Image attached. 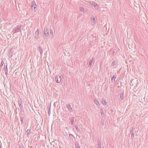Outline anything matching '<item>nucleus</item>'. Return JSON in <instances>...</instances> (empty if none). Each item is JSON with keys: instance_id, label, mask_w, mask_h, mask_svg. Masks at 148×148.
Returning a JSON list of instances; mask_svg holds the SVG:
<instances>
[{"instance_id": "obj_8", "label": "nucleus", "mask_w": 148, "mask_h": 148, "mask_svg": "<svg viewBox=\"0 0 148 148\" xmlns=\"http://www.w3.org/2000/svg\"><path fill=\"white\" fill-rule=\"evenodd\" d=\"M70 120L71 124L72 125H74V122H75V118L74 117L71 118L70 119Z\"/></svg>"}, {"instance_id": "obj_16", "label": "nucleus", "mask_w": 148, "mask_h": 148, "mask_svg": "<svg viewBox=\"0 0 148 148\" xmlns=\"http://www.w3.org/2000/svg\"><path fill=\"white\" fill-rule=\"evenodd\" d=\"M116 63V62L114 60L113 62H112L111 64V66L113 68H115V64Z\"/></svg>"}, {"instance_id": "obj_6", "label": "nucleus", "mask_w": 148, "mask_h": 148, "mask_svg": "<svg viewBox=\"0 0 148 148\" xmlns=\"http://www.w3.org/2000/svg\"><path fill=\"white\" fill-rule=\"evenodd\" d=\"M39 31L38 29L35 32V37L36 39H38L39 38Z\"/></svg>"}, {"instance_id": "obj_34", "label": "nucleus", "mask_w": 148, "mask_h": 148, "mask_svg": "<svg viewBox=\"0 0 148 148\" xmlns=\"http://www.w3.org/2000/svg\"><path fill=\"white\" fill-rule=\"evenodd\" d=\"M93 23H94L95 22V18H93Z\"/></svg>"}, {"instance_id": "obj_7", "label": "nucleus", "mask_w": 148, "mask_h": 148, "mask_svg": "<svg viewBox=\"0 0 148 148\" xmlns=\"http://www.w3.org/2000/svg\"><path fill=\"white\" fill-rule=\"evenodd\" d=\"M93 6L96 9L98 10H100V8L99 7V6L96 3L93 2Z\"/></svg>"}, {"instance_id": "obj_2", "label": "nucleus", "mask_w": 148, "mask_h": 148, "mask_svg": "<svg viewBox=\"0 0 148 148\" xmlns=\"http://www.w3.org/2000/svg\"><path fill=\"white\" fill-rule=\"evenodd\" d=\"M62 78L63 77L62 75L60 76H57L55 78V80L57 83H60L61 82V79H62Z\"/></svg>"}, {"instance_id": "obj_5", "label": "nucleus", "mask_w": 148, "mask_h": 148, "mask_svg": "<svg viewBox=\"0 0 148 148\" xmlns=\"http://www.w3.org/2000/svg\"><path fill=\"white\" fill-rule=\"evenodd\" d=\"M32 9H33V8L34 9V10L35 11H36L35 8L36 7V5L35 3V2L34 1H33L32 2Z\"/></svg>"}, {"instance_id": "obj_32", "label": "nucleus", "mask_w": 148, "mask_h": 148, "mask_svg": "<svg viewBox=\"0 0 148 148\" xmlns=\"http://www.w3.org/2000/svg\"><path fill=\"white\" fill-rule=\"evenodd\" d=\"M9 56H10V57H11L12 56V55L10 53L9 54Z\"/></svg>"}, {"instance_id": "obj_30", "label": "nucleus", "mask_w": 148, "mask_h": 148, "mask_svg": "<svg viewBox=\"0 0 148 148\" xmlns=\"http://www.w3.org/2000/svg\"><path fill=\"white\" fill-rule=\"evenodd\" d=\"M134 137V133H132V134H131V138H133Z\"/></svg>"}, {"instance_id": "obj_22", "label": "nucleus", "mask_w": 148, "mask_h": 148, "mask_svg": "<svg viewBox=\"0 0 148 148\" xmlns=\"http://www.w3.org/2000/svg\"><path fill=\"white\" fill-rule=\"evenodd\" d=\"M92 60H90V62L89 64L88 65V66L91 67L92 65Z\"/></svg>"}, {"instance_id": "obj_11", "label": "nucleus", "mask_w": 148, "mask_h": 148, "mask_svg": "<svg viewBox=\"0 0 148 148\" xmlns=\"http://www.w3.org/2000/svg\"><path fill=\"white\" fill-rule=\"evenodd\" d=\"M20 119L21 121V124H22L23 123L24 117L23 116H21L20 117Z\"/></svg>"}, {"instance_id": "obj_14", "label": "nucleus", "mask_w": 148, "mask_h": 148, "mask_svg": "<svg viewBox=\"0 0 148 148\" xmlns=\"http://www.w3.org/2000/svg\"><path fill=\"white\" fill-rule=\"evenodd\" d=\"M66 107H67L68 109L70 111H71L72 110V108L71 107V105L70 104H67L66 105Z\"/></svg>"}, {"instance_id": "obj_12", "label": "nucleus", "mask_w": 148, "mask_h": 148, "mask_svg": "<svg viewBox=\"0 0 148 148\" xmlns=\"http://www.w3.org/2000/svg\"><path fill=\"white\" fill-rule=\"evenodd\" d=\"M53 36V31L52 29H51L50 31L49 36L52 38Z\"/></svg>"}, {"instance_id": "obj_29", "label": "nucleus", "mask_w": 148, "mask_h": 148, "mask_svg": "<svg viewBox=\"0 0 148 148\" xmlns=\"http://www.w3.org/2000/svg\"><path fill=\"white\" fill-rule=\"evenodd\" d=\"M101 123L102 125H104V121L103 120H102L101 121Z\"/></svg>"}, {"instance_id": "obj_4", "label": "nucleus", "mask_w": 148, "mask_h": 148, "mask_svg": "<svg viewBox=\"0 0 148 148\" xmlns=\"http://www.w3.org/2000/svg\"><path fill=\"white\" fill-rule=\"evenodd\" d=\"M18 102L21 109H23V103L21 99H20L18 100Z\"/></svg>"}, {"instance_id": "obj_13", "label": "nucleus", "mask_w": 148, "mask_h": 148, "mask_svg": "<svg viewBox=\"0 0 148 148\" xmlns=\"http://www.w3.org/2000/svg\"><path fill=\"white\" fill-rule=\"evenodd\" d=\"M26 132L27 133V136L28 137H29V135L30 134V133H31V130L30 129H28L27 131H26Z\"/></svg>"}, {"instance_id": "obj_20", "label": "nucleus", "mask_w": 148, "mask_h": 148, "mask_svg": "<svg viewBox=\"0 0 148 148\" xmlns=\"http://www.w3.org/2000/svg\"><path fill=\"white\" fill-rule=\"evenodd\" d=\"M75 129H76V130L78 132H80V130L77 126H75Z\"/></svg>"}, {"instance_id": "obj_18", "label": "nucleus", "mask_w": 148, "mask_h": 148, "mask_svg": "<svg viewBox=\"0 0 148 148\" xmlns=\"http://www.w3.org/2000/svg\"><path fill=\"white\" fill-rule=\"evenodd\" d=\"M87 4L90 6H92V1H90L88 2Z\"/></svg>"}, {"instance_id": "obj_15", "label": "nucleus", "mask_w": 148, "mask_h": 148, "mask_svg": "<svg viewBox=\"0 0 148 148\" xmlns=\"http://www.w3.org/2000/svg\"><path fill=\"white\" fill-rule=\"evenodd\" d=\"M6 75L8 73V68H7V64L5 66V67L4 69Z\"/></svg>"}, {"instance_id": "obj_35", "label": "nucleus", "mask_w": 148, "mask_h": 148, "mask_svg": "<svg viewBox=\"0 0 148 148\" xmlns=\"http://www.w3.org/2000/svg\"><path fill=\"white\" fill-rule=\"evenodd\" d=\"M19 148H23L22 147H19Z\"/></svg>"}, {"instance_id": "obj_26", "label": "nucleus", "mask_w": 148, "mask_h": 148, "mask_svg": "<svg viewBox=\"0 0 148 148\" xmlns=\"http://www.w3.org/2000/svg\"><path fill=\"white\" fill-rule=\"evenodd\" d=\"M130 133L131 134H132V133H134V129H133V128H132V129H131Z\"/></svg>"}, {"instance_id": "obj_31", "label": "nucleus", "mask_w": 148, "mask_h": 148, "mask_svg": "<svg viewBox=\"0 0 148 148\" xmlns=\"http://www.w3.org/2000/svg\"><path fill=\"white\" fill-rule=\"evenodd\" d=\"M50 109V108H49V109ZM50 110L49 109V110L48 111V114L50 115Z\"/></svg>"}, {"instance_id": "obj_24", "label": "nucleus", "mask_w": 148, "mask_h": 148, "mask_svg": "<svg viewBox=\"0 0 148 148\" xmlns=\"http://www.w3.org/2000/svg\"><path fill=\"white\" fill-rule=\"evenodd\" d=\"M100 112L101 114V116H103V115L104 114V112L103 110L102 109H101L100 110Z\"/></svg>"}, {"instance_id": "obj_1", "label": "nucleus", "mask_w": 148, "mask_h": 148, "mask_svg": "<svg viewBox=\"0 0 148 148\" xmlns=\"http://www.w3.org/2000/svg\"><path fill=\"white\" fill-rule=\"evenodd\" d=\"M21 25H18L13 29L12 32L14 33H16L19 32H21Z\"/></svg>"}, {"instance_id": "obj_19", "label": "nucleus", "mask_w": 148, "mask_h": 148, "mask_svg": "<svg viewBox=\"0 0 148 148\" xmlns=\"http://www.w3.org/2000/svg\"><path fill=\"white\" fill-rule=\"evenodd\" d=\"M94 102H95V103L97 106H98V105H99V102H98V101L97 100H94Z\"/></svg>"}, {"instance_id": "obj_3", "label": "nucleus", "mask_w": 148, "mask_h": 148, "mask_svg": "<svg viewBox=\"0 0 148 148\" xmlns=\"http://www.w3.org/2000/svg\"><path fill=\"white\" fill-rule=\"evenodd\" d=\"M49 30L47 28H45L44 31V36L45 37H48L49 35Z\"/></svg>"}, {"instance_id": "obj_23", "label": "nucleus", "mask_w": 148, "mask_h": 148, "mask_svg": "<svg viewBox=\"0 0 148 148\" xmlns=\"http://www.w3.org/2000/svg\"><path fill=\"white\" fill-rule=\"evenodd\" d=\"M102 103L103 105H106L107 103L105 101H103Z\"/></svg>"}, {"instance_id": "obj_25", "label": "nucleus", "mask_w": 148, "mask_h": 148, "mask_svg": "<svg viewBox=\"0 0 148 148\" xmlns=\"http://www.w3.org/2000/svg\"><path fill=\"white\" fill-rule=\"evenodd\" d=\"M79 10L80 11L82 12L84 11V8H82V7H80Z\"/></svg>"}, {"instance_id": "obj_28", "label": "nucleus", "mask_w": 148, "mask_h": 148, "mask_svg": "<svg viewBox=\"0 0 148 148\" xmlns=\"http://www.w3.org/2000/svg\"><path fill=\"white\" fill-rule=\"evenodd\" d=\"M76 148H80V146L78 144H76Z\"/></svg>"}, {"instance_id": "obj_21", "label": "nucleus", "mask_w": 148, "mask_h": 148, "mask_svg": "<svg viewBox=\"0 0 148 148\" xmlns=\"http://www.w3.org/2000/svg\"><path fill=\"white\" fill-rule=\"evenodd\" d=\"M120 97L121 99L123 100V93L120 94Z\"/></svg>"}, {"instance_id": "obj_36", "label": "nucleus", "mask_w": 148, "mask_h": 148, "mask_svg": "<svg viewBox=\"0 0 148 148\" xmlns=\"http://www.w3.org/2000/svg\"><path fill=\"white\" fill-rule=\"evenodd\" d=\"M92 17L91 18V20H92Z\"/></svg>"}, {"instance_id": "obj_17", "label": "nucleus", "mask_w": 148, "mask_h": 148, "mask_svg": "<svg viewBox=\"0 0 148 148\" xmlns=\"http://www.w3.org/2000/svg\"><path fill=\"white\" fill-rule=\"evenodd\" d=\"M98 148H101V143L100 142H98L97 144Z\"/></svg>"}, {"instance_id": "obj_10", "label": "nucleus", "mask_w": 148, "mask_h": 148, "mask_svg": "<svg viewBox=\"0 0 148 148\" xmlns=\"http://www.w3.org/2000/svg\"><path fill=\"white\" fill-rule=\"evenodd\" d=\"M116 75L115 74L114 76L112 77V78L111 81L112 82H115V79L116 78Z\"/></svg>"}, {"instance_id": "obj_27", "label": "nucleus", "mask_w": 148, "mask_h": 148, "mask_svg": "<svg viewBox=\"0 0 148 148\" xmlns=\"http://www.w3.org/2000/svg\"><path fill=\"white\" fill-rule=\"evenodd\" d=\"M73 135L72 134H70L69 138L70 139H73Z\"/></svg>"}, {"instance_id": "obj_33", "label": "nucleus", "mask_w": 148, "mask_h": 148, "mask_svg": "<svg viewBox=\"0 0 148 148\" xmlns=\"http://www.w3.org/2000/svg\"><path fill=\"white\" fill-rule=\"evenodd\" d=\"M3 65V61H2L1 63V66H2Z\"/></svg>"}, {"instance_id": "obj_9", "label": "nucleus", "mask_w": 148, "mask_h": 148, "mask_svg": "<svg viewBox=\"0 0 148 148\" xmlns=\"http://www.w3.org/2000/svg\"><path fill=\"white\" fill-rule=\"evenodd\" d=\"M38 49L40 52V54L41 56L42 55L43 53V49L41 46H40L38 47Z\"/></svg>"}]
</instances>
